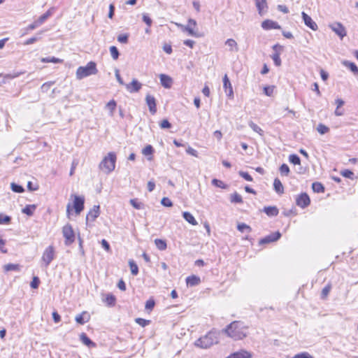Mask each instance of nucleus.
I'll return each instance as SVG.
<instances>
[{
	"instance_id": "f257e3e1",
	"label": "nucleus",
	"mask_w": 358,
	"mask_h": 358,
	"mask_svg": "<svg viewBox=\"0 0 358 358\" xmlns=\"http://www.w3.org/2000/svg\"><path fill=\"white\" fill-rule=\"evenodd\" d=\"M222 332L235 341L241 340L247 336L248 327L243 322L234 321L223 329Z\"/></svg>"
},
{
	"instance_id": "f03ea898",
	"label": "nucleus",
	"mask_w": 358,
	"mask_h": 358,
	"mask_svg": "<svg viewBox=\"0 0 358 358\" xmlns=\"http://www.w3.org/2000/svg\"><path fill=\"white\" fill-rule=\"evenodd\" d=\"M222 331L213 329L205 336L195 341V345L201 348H208L219 342L220 335Z\"/></svg>"
},
{
	"instance_id": "7ed1b4c3",
	"label": "nucleus",
	"mask_w": 358,
	"mask_h": 358,
	"mask_svg": "<svg viewBox=\"0 0 358 358\" xmlns=\"http://www.w3.org/2000/svg\"><path fill=\"white\" fill-rule=\"evenodd\" d=\"M98 72L96 64L94 62H90L85 66H79L76 71V78L81 80L85 77L95 75Z\"/></svg>"
},
{
	"instance_id": "20e7f679",
	"label": "nucleus",
	"mask_w": 358,
	"mask_h": 358,
	"mask_svg": "<svg viewBox=\"0 0 358 358\" xmlns=\"http://www.w3.org/2000/svg\"><path fill=\"white\" fill-rule=\"evenodd\" d=\"M116 155L115 152H109L99 164V169L108 173L115 168Z\"/></svg>"
},
{
	"instance_id": "39448f33",
	"label": "nucleus",
	"mask_w": 358,
	"mask_h": 358,
	"mask_svg": "<svg viewBox=\"0 0 358 358\" xmlns=\"http://www.w3.org/2000/svg\"><path fill=\"white\" fill-rule=\"evenodd\" d=\"M63 236L65 238L66 245H70L75 241V234L70 224H67L62 229Z\"/></svg>"
},
{
	"instance_id": "423d86ee",
	"label": "nucleus",
	"mask_w": 358,
	"mask_h": 358,
	"mask_svg": "<svg viewBox=\"0 0 358 358\" xmlns=\"http://www.w3.org/2000/svg\"><path fill=\"white\" fill-rule=\"evenodd\" d=\"M55 258V249L52 245L48 246L43 252L42 255V261L45 264V266L48 267Z\"/></svg>"
},
{
	"instance_id": "0eeeda50",
	"label": "nucleus",
	"mask_w": 358,
	"mask_h": 358,
	"mask_svg": "<svg viewBox=\"0 0 358 358\" xmlns=\"http://www.w3.org/2000/svg\"><path fill=\"white\" fill-rule=\"evenodd\" d=\"M85 199L83 196H74L73 208L77 215H79L84 209Z\"/></svg>"
},
{
	"instance_id": "6e6552de",
	"label": "nucleus",
	"mask_w": 358,
	"mask_h": 358,
	"mask_svg": "<svg viewBox=\"0 0 358 358\" xmlns=\"http://www.w3.org/2000/svg\"><path fill=\"white\" fill-rule=\"evenodd\" d=\"M296 203L298 206L305 208L310 205V199L306 193H301L296 198Z\"/></svg>"
},
{
	"instance_id": "1a4fd4ad",
	"label": "nucleus",
	"mask_w": 358,
	"mask_h": 358,
	"mask_svg": "<svg viewBox=\"0 0 358 358\" xmlns=\"http://www.w3.org/2000/svg\"><path fill=\"white\" fill-rule=\"evenodd\" d=\"M330 28L334 31L341 39L346 36V30L344 26L340 22H335L329 25Z\"/></svg>"
},
{
	"instance_id": "9d476101",
	"label": "nucleus",
	"mask_w": 358,
	"mask_h": 358,
	"mask_svg": "<svg viewBox=\"0 0 358 358\" xmlns=\"http://www.w3.org/2000/svg\"><path fill=\"white\" fill-rule=\"evenodd\" d=\"M280 237H281V234L279 231H276L275 233H272V234L265 236L264 238L260 239L259 243L260 245H263V244H267L269 243L275 242V241H278V239H280Z\"/></svg>"
},
{
	"instance_id": "9b49d317",
	"label": "nucleus",
	"mask_w": 358,
	"mask_h": 358,
	"mask_svg": "<svg viewBox=\"0 0 358 358\" xmlns=\"http://www.w3.org/2000/svg\"><path fill=\"white\" fill-rule=\"evenodd\" d=\"M100 206L99 205H95L93 208L89 211L86 216V222L87 223L89 221L94 222L100 214Z\"/></svg>"
},
{
	"instance_id": "f8f14e48",
	"label": "nucleus",
	"mask_w": 358,
	"mask_h": 358,
	"mask_svg": "<svg viewBox=\"0 0 358 358\" xmlns=\"http://www.w3.org/2000/svg\"><path fill=\"white\" fill-rule=\"evenodd\" d=\"M302 19L304 24L313 31H316L318 29L317 24L313 20V19L305 12L301 13Z\"/></svg>"
},
{
	"instance_id": "ddd939ff",
	"label": "nucleus",
	"mask_w": 358,
	"mask_h": 358,
	"mask_svg": "<svg viewBox=\"0 0 358 358\" xmlns=\"http://www.w3.org/2000/svg\"><path fill=\"white\" fill-rule=\"evenodd\" d=\"M145 102L149 108L150 112L154 115L157 112V104L155 98L150 94L145 96Z\"/></svg>"
},
{
	"instance_id": "4468645a",
	"label": "nucleus",
	"mask_w": 358,
	"mask_h": 358,
	"mask_svg": "<svg viewBox=\"0 0 358 358\" xmlns=\"http://www.w3.org/2000/svg\"><path fill=\"white\" fill-rule=\"evenodd\" d=\"M262 27L264 30H270V29H280V25L275 21L271 20H266L262 22Z\"/></svg>"
},
{
	"instance_id": "2eb2a0df",
	"label": "nucleus",
	"mask_w": 358,
	"mask_h": 358,
	"mask_svg": "<svg viewBox=\"0 0 358 358\" xmlns=\"http://www.w3.org/2000/svg\"><path fill=\"white\" fill-rule=\"evenodd\" d=\"M223 87L225 90L227 96L231 98L234 96L233 88L231 82L227 74L223 78Z\"/></svg>"
},
{
	"instance_id": "dca6fc26",
	"label": "nucleus",
	"mask_w": 358,
	"mask_h": 358,
	"mask_svg": "<svg viewBox=\"0 0 358 358\" xmlns=\"http://www.w3.org/2000/svg\"><path fill=\"white\" fill-rule=\"evenodd\" d=\"M141 87L142 84L136 79H133L131 83L126 85V88L130 93L138 92L141 89Z\"/></svg>"
},
{
	"instance_id": "f3484780",
	"label": "nucleus",
	"mask_w": 358,
	"mask_h": 358,
	"mask_svg": "<svg viewBox=\"0 0 358 358\" xmlns=\"http://www.w3.org/2000/svg\"><path fill=\"white\" fill-rule=\"evenodd\" d=\"M252 354L245 350H241L238 352H235L226 358H251Z\"/></svg>"
},
{
	"instance_id": "a211bd4d",
	"label": "nucleus",
	"mask_w": 358,
	"mask_h": 358,
	"mask_svg": "<svg viewBox=\"0 0 358 358\" xmlns=\"http://www.w3.org/2000/svg\"><path fill=\"white\" fill-rule=\"evenodd\" d=\"M159 79H160L161 85L164 87H165L166 89H169L171 87L173 80L169 76L166 75V74H160Z\"/></svg>"
},
{
	"instance_id": "6ab92c4d",
	"label": "nucleus",
	"mask_w": 358,
	"mask_h": 358,
	"mask_svg": "<svg viewBox=\"0 0 358 358\" xmlns=\"http://www.w3.org/2000/svg\"><path fill=\"white\" fill-rule=\"evenodd\" d=\"M263 212L265 213L268 217H275L279 213L278 208L273 206H265L263 208Z\"/></svg>"
},
{
	"instance_id": "aec40b11",
	"label": "nucleus",
	"mask_w": 358,
	"mask_h": 358,
	"mask_svg": "<svg viewBox=\"0 0 358 358\" xmlns=\"http://www.w3.org/2000/svg\"><path fill=\"white\" fill-rule=\"evenodd\" d=\"M201 282V279L199 277L192 275L190 276H188L186 278V283L187 286L193 287L198 285Z\"/></svg>"
},
{
	"instance_id": "412c9836",
	"label": "nucleus",
	"mask_w": 358,
	"mask_h": 358,
	"mask_svg": "<svg viewBox=\"0 0 358 358\" xmlns=\"http://www.w3.org/2000/svg\"><path fill=\"white\" fill-rule=\"evenodd\" d=\"M75 320L77 323L84 324L85 322L89 321L90 316L87 312L84 311L81 314L76 315Z\"/></svg>"
},
{
	"instance_id": "4be33fe9",
	"label": "nucleus",
	"mask_w": 358,
	"mask_h": 358,
	"mask_svg": "<svg viewBox=\"0 0 358 358\" xmlns=\"http://www.w3.org/2000/svg\"><path fill=\"white\" fill-rule=\"evenodd\" d=\"M80 341L86 346L89 348H93L96 346V344L87 336L86 334L82 333L80 336Z\"/></svg>"
},
{
	"instance_id": "5701e85b",
	"label": "nucleus",
	"mask_w": 358,
	"mask_h": 358,
	"mask_svg": "<svg viewBox=\"0 0 358 358\" xmlns=\"http://www.w3.org/2000/svg\"><path fill=\"white\" fill-rule=\"evenodd\" d=\"M274 190L279 194H282L284 192V187L281 181L278 178H275L273 181Z\"/></svg>"
},
{
	"instance_id": "b1692460",
	"label": "nucleus",
	"mask_w": 358,
	"mask_h": 358,
	"mask_svg": "<svg viewBox=\"0 0 358 358\" xmlns=\"http://www.w3.org/2000/svg\"><path fill=\"white\" fill-rule=\"evenodd\" d=\"M182 217L188 223L191 224L192 225L195 226L198 224L196 219L189 212H184L182 213Z\"/></svg>"
},
{
	"instance_id": "393cba45",
	"label": "nucleus",
	"mask_w": 358,
	"mask_h": 358,
	"mask_svg": "<svg viewBox=\"0 0 358 358\" xmlns=\"http://www.w3.org/2000/svg\"><path fill=\"white\" fill-rule=\"evenodd\" d=\"M255 4L258 10V13L260 15L264 14V8L267 7L266 1V0H255Z\"/></svg>"
},
{
	"instance_id": "a878e982",
	"label": "nucleus",
	"mask_w": 358,
	"mask_h": 358,
	"mask_svg": "<svg viewBox=\"0 0 358 358\" xmlns=\"http://www.w3.org/2000/svg\"><path fill=\"white\" fill-rule=\"evenodd\" d=\"M53 8H50L47 12H45V13H43L42 15H41L36 20L38 21V23L40 24V25H41L42 24H43L45 22V21L50 17L52 15V10H53Z\"/></svg>"
},
{
	"instance_id": "bb28decb",
	"label": "nucleus",
	"mask_w": 358,
	"mask_h": 358,
	"mask_svg": "<svg viewBox=\"0 0 358 358\" xmlns=\"http://www.w3.org/2000/svg\"><path fill=\"white\" fill-rule=\"evenodd\" d=\"M343 65L348 67L354 74H358V67L354 63L349 61H343Z\"/></svg>"
},
{
	"instance_id": "cd10ccee",
	"label": "nucleus",
	"mask_w": 358,
	"mask_h": 358,
	"mask_svg": "<svg viewBox=\"0 0 358 358\" xmlns=\"http://www.w3.org/2000/svg\"><path fill=\"white\" fill-rule=\"evenodd\" d=\"M312 189L313 192L317 193H323L324 192L325 188L324 185L319 182H315L312 184Z\"/></svg>"
},
{
	"instance_id": "c85d7f7f",
	"label": "nucleus",
	"mask_w": 358,
	"mask_h": 358,
	"mask_svg": "<svg viewBox=\"0 0 358 358\" xmlns=\"http://www.w3.org/2000/svg\"><path fill=\"white\" fill-rule=\"evenodd\" d=\"M36 208V206L35 205H27L24 208H22V212L27 215L31 216Z\"/></svg>"
},
{
	"instance_id": "c756f323",
	"label": "nucleus",
	"mask_w": 358,
	"mask_h": 358,
	"mask_svg": "<svg viewBox=\"0 0 358 358\" xmlns=\"http://www.w3.org/2000/svg\"><path fill=\"white\" fill-rule=\"evenodd\" d=\"M230 201L234 203H242L243 202L242 196L237 192L231 194Z\"/></svg>"
},
{
	"instance_id": "7c9ffc66",
	"label": "nucleus",
	"mask_w": 358,
	"mask_h": 358,
	"mask_svg": "<svg viewBox=\"0 0 358 358\" xmlns=\"http://www.w3.org/2000/svg\"><path fill=\"white\" fill-rule=\"evenodd\" d=\"M155 243L156 247L159 250H164L166 249L167 245L164 240L157 238L155 240Z\"/></svg>"
},
{
	"instance_id": "2f4dec72",
	"label": "nucleus",
	"mask_w": 358,
	"mask_h": 358,
	"mask_svg": "<svg viewBox=\"0 0 358 358\" xmlns=\"http://www.w3.org/2000/svg\"><path fill=\"white\" fill-rule=\"evenodd\" d=\"M116 298L115 296L112 294H108L106 295L105 302L107 303L108 306H114L115 304Z\"/></svg>"
},
{
	"instance_id": "473e14b6",
	"label": "nucleus",
	"mask_w": 358,
	"mask_h": 358,
	"mask_svg": "<svg viewBox=\"0 0 358 358\" xmlns=\"http://www.w3.org/2000/svg\"><path fill=\"white\" fill-rule=\"evenodd\" d=\"M248 125L255 132H257L262 136L264 135V131L252 121H250Z\"/></svg>"
},
{
	"instance_id": "72a5a7b5",
	"label": "nucleus",
	"mask_w": 358,
	"mask_h": 358,
	"mask_svg": "<svg viewBox=\"0 0 358 358\" xmlns=\"http://www.w3.org/2000/svg\"><path fill=\"white\" fill-rule=\"evenodd\" d=\"M129 265L130 266L131 273L133 275H136L138 273V267L135 262L132 259L129 261Z\"/></svg>"
},
{
	"instance_id": "f704fd0d",
	"label": "nucleus",
	"mask_w": 358,
	"mask_h": 358,
	"mask_svg": "<svg viewBox=\"0 0 358 358\" xmlns=\"http://www.w3.org/2000/svg\"><path fill=\"white\" fill-rule=\"evenodd\" d=\"M20 268V266L17 264H8L3 266V268L6 271H19Z\"/></svg>"
},
{
	"instance_id": "c9c22d12",
	"label": "nucleus",
	"mask_w": 358,
	"mask_h": 358,
	"mask_svg": "<svg viewBox=\"0 0 358 358\" xmlns=\"http://www.w3.org/2000/svg\"><path fill=\"white\" fill-rule=\"evenodd\" d=\"M116 106V101L113 99L108 102L107 104L106 105V108H107L110 111V115L111 116L113 115Z\"/></svg>"
},
{
	"instance_id": "e433bc0d",
	"label": "nucleus",
	"mask_w": 358,
	"mask_h": 358,
	"mask_svg": "<svg viewBox=\"0 0 358 358\" xmlns=\"http://www.w3.org/2000/svg\"><path fill=\"white\" fill-rule=\"evenodd\" d=\"M41 62H45V63L52 62V63L57 64V63L62 62V59H60L55 57H48L42 58Z\"/></svg>"
},
{
	"instance_id": "4c0bfd02",
	"label": "nucleus",
	"mask_w": 358,
	"mask_h": 358,
	"mask_svg": "<svg viewBox=\"0 0 358 358\" xmlns=\"http://www.w3.org/2000/svg\"><path fill=\"white\" fill-rule=\"evenodd\" d=\"M130 204L136 209H141L143 208V203L139 201L137 199H132L129 201Z\"/></svg>"
},
{
	"instance_id": "58836bf2",
	"label": "nucleus",
	"mask_w": 358,
	"mask_h": 358,
	"mask_svg": "<svg viewBox=\"0 0 358 358\" xmlns=\"http://www.w3.org/2000/svg\"><path fill=\"white\" fill-rule=\"evenodd\" d=\"M289 161L294 165H299L301 164L300 157L296 154H292L289 156Z\"/></svg>"
},
{
	"instance_id": "ea45409f",
	"label": "nucleus",
	"mask_w": 358,
	"mask_h": 358,
	"mask_svg": "<svg viewBox=\"0 0 358 358\" xmlns=\"http://www.w3.org/2000/svg\"><path fill=\"white\" fill-rule=\"evenodd\" d=\"M211 182L214 186L221 189H226L227 187V185H225L222 180L216 178H213Z\"/></svg>"
},
{
	"instance_id": "a19ab883",
	"label": "nucleus",
	"mask_w": 358,
	"mask_h": 358,
	"mask_svg": "<svg viewBox=\"0 0 358 358\" xmlns=\"http://www.w3.org/2000/svg\"><path fill=\"white\" fill-rule=\"evenodd\" d=\"M10 187H11V189L14 192H16V193H22L24 191V189L23 188L22 186H21L17 183H15V182L11 183Z\"/></svg>"
},
{
	"instance_id": "79ce46f5",
	"label": "nucleus",
	"mask_w": 358,
	"mask_h": 358,
	"mask_svg": "<svg viewBox=\"0 0 358 358\" xmlns=\"http://www.w3.org/2000/svg\"><path fill=\"white\" fill-rule=\"evenodd\" d=\"M110 52L113 59L116 60L120 56V52L116 46L110 47Z\"/></svg>"
},
{
	"instance_id": "37998d69",
	"label": "nucleus",
	"mask_w": 358,
	"mask_h": 358,
	"mask_svg": "<svg viewBox=\"0 0 358 358\" xmlns=\"http://www.w3.org/2000/svg\"><path fill=\"white\" fill-rule=\"evenodd\" d=\"M142 153L145 156L152 155L154 153V148L151 145H148L143 149Z\"/></svg>"
},
{
	"instance_id": "c03bdc74",
	"label": "nucleus",
	"mask_w": 358,
	"mask_h": 358,
	"mask_svg": "<svg viewBox=\"0 0 358 358\" xmlns=\"http://www.w3.org/2000/svg\"><path fill=\"white\" fill-rule=\"evenodd\" d=\"M271 58L273 60V62L276 66H280L281 65V59L280 57V54L278 52H275L271 55Z\"/></svg>"
},
{
	"instance_id": "a18cd8bd",
	"label": "nucleus",
	"mask_w": 358,
	"mask_h": 358,
	"mask_svg": "<svg viewBox=\"0 0 358 358\" xmlns=\"http://www.w3.org/2000/svg\"><path fill=\"white\" fill-rule=\"evenodd\" d=\"M317 130L320 134H324L329 131V128L326 125L320 123L318 124Z\"/></svg>"
},
{
	"instance_id": "49530a36",
	"label": "nucleus",
	"mask_w": 358,
	"mask_h": 358,
	"mask_svg": "<svg viewBox=\"0 0 358 358\" xmlns=\"http://www.w3.org/2000/svg\"><path fill=\"white\" fill-rule=\"evenodd\" d=\"M135 322L143 327L148 325L150 323V320H148L141 317L136 318Z\"/></svg>"
},
{
	"instance_id": "de8ad7c7",
	"label": "nucleus",
	"mask_w": 358,
	"mask_h": 358,
	"mask_svg": "<svg viewBox=\"0 0 358 358\" xmlns=\"http://www.w3.org/2000/svg\"><path fill=\"white\" fill-rule=\"evenodd\" d=\"M237 229L241 232H243L245 230H248L249 232L252 231L251 227L245 223L238 224L237 226Z\"/></svg>"
},
{
	"instance_id": "09e8293b",
	"label": "nucleus",
	"mask_w": 358,
	"mask_h": 358,
	"mask_svg": "<svg viewBox=\"0 0 358 358\" xmlns=\"http://www.w3.org/2000/svg\"><path fill=\"white\" fill-rule=\"evenodd\" d=\"M117 41L118 42L121 43L126 44L129 41V34H120L117 36Z\"/></svg>"
},
{
	"instance_id": "8fccbe9b",
	"label": "nucleus",
	"mask_w": 358,
	"mask_h": 358,
	"mask_svg": "<svg viewBox=\"0 0 358 358\" xmlns=\"http://www.w3.org/2000/svg\"><path fill=\"white\" fill-rule=\"evenodd\" d=\"M225 43L230 48V50H233L234 48H236V51L238 50L237 43L235 40L232 38L227 39Z\"/></svg>"
},
{
	"instance_id": "3c124183",
	"label": "nucleus",
	"mask_w": 358,
	"mask_h": 358,
	"mask_svg": "<svg viewBox=\"0 0 358 358\" xmlns=\"http://www.w3.org/2000/svg\"><path fill=\"white\" fill-rule=\"evenodd\" d=\"M280 172L282 175L287 176L289 173V168L286 164H282L280 166Z\"/></svg>"
},
{
	"instance_id": "603ef678",
	"label": "nucleus",
	"mask_w": 358,
	"mask_h": 358,
	"mask_svg": "<svg viewBox=\"0 0 358 358\" xmlns=\"http://www.w3.org/2000/svg\"><path fill=\"white\" fill-rule=\"evenodd\" d=\"M155 305V301L153 299H150L145 303V308L147 310H152Z\"/></svg>"
},
{
	"instance_id": "864d4df0",
	"label": "nucleus",
	"mask_w": 358,
	"mask_h": 358,
	"mask_svg": "<svg viewBox=\"0 0 358 358\" xmlns=\"http://www.w3.org/2000/svg\"><path fill=\"white\" fill-rule=\"evenodd\" d=\"M180 26L183 28V30L188 32L189 35L198 37V34L194 31V29L190 26H189V25L186 26V27H185L183 25H180Z\"/></svg>"
},
{
	"instance_id": "5fc2aeb1",
	"label": "nucleus",
	"mask_w": 358,
	"mask_h": 358,
	"mask_svg": "<svg viewBox=\"0 0 358 358\" xmlns=\"http://www.w3.org/2000/svg\"><path fill=\"white\" fill-rule=\"evenodd\" d=\"M331 285H326L322 290V293H321V297L322 299H325L327 295L329 294L330 290H331Z\"/></svg>"
},
{
	"instance_id": "6e6d98bb",
	"label": "nucleus",
	"mask_w": 358,
	"mask_h": 358,
	"mask_svg": "<svg viewBox=\"0 0 358 358\" xmlns=\"http://www.w3.org/2000/svg\"><path fill=\"white\" fill-rule=\"evenodd\" d=\"M40 284V280L38 277L34 276L30 283V286L33 289H37Z\"/></svg>"
},
{
	"instance_id": "4d7b16f0",
	"label": "nucleus",
	"mask_w": 358,
	"mask_h": 358,
	"mask_svg": "<svg viewBox=\"0 0 358 358\" xmlns=\"http://www.w3.org/2000/svg\"><path fill=\"white\" fill-rule=\"evenodd\" d=\"M11 220V217L8 215H3L0 213V224H8Z\"/></svg>"
},
{
	"instance_id": "13d9d810",
	"label": "nucleus",
	"mask_w": 358,
	"mask_h": 358,
	"mask_svg": "<svg viewBox=\"0 0 358 358\" xmlns=\"http://www.w3.org/2000/svg\"><path fill=\"white\" fill-rule=\"evenodd\" d=\"M238 173H239L240 176H241L243 178H244L247 181L251 182L253 180L252 176L248 172L240 171Z\"/></svg>"
},
{
	"instance_id": "bf43d9fd",
	"label": "nucleus",
	"mask_w": 358,
	"mask_h": 358,
	"mask_svg": "<svg viewBox=\"0 0 358 358\" xmlns=\"http://www.w3.org/2000/svg\"><path fill=\"white\" fill-rule=\"evenodd\" d=\"M341 174L347 178H352V176H354V173L349 170V169H345L341 172Z\"/></svg>"
},
{
	"instance_id": "052dcab7",
	"label": "nucleus",
	"mask_w": 358,
	"mask_h": 358,
	"mask_svg": "<svg viewBox=\"0 0 358 358\" xmlns=\"http://www.w3.org/2000/svg\"><path fill=\"white\" fill-rule=\"evenodd\" d=\"M292 358H314L308 352H304L295 355Z\"/></svg>"
},
{
	"instance_id": "680f3d73",
	"label": "nucleus",
	"mask_w": 358,
	"mask_h": 358,
	"mask_svg": "<svg viewBox=\"0 0 358 358\" xmlns=\"http://www.w3.org/2000/svg\"><path fill=\"white\" fill-rule=\"evenodd\" d=\"M273 86H266L264 87V94L268 96H271L273 94Z\"/></svg>"
},
{
	"instance_id": "e2e57ef3",
	"label": "nucleus",
	"mask_w": 358,
	"mask_h": 358,
	"mask_svg": "<svg viewBox=\"0 0 358 358\" xmlns=\"http://www.w3.org/2000/svg\"><path fill=\"white\" fill-rule=\"evenodd\" d=\"M161 203L166 207H171L173 206L172 201L167 197H164L161 201Z\"/></svg>"
},
{
	"instance_id": "0e129e2a",
	"label": "nucleus",
	"mask_w": 358,
	"mask_h": 358,
	"mask_svg": "<svg viewBox=\"0 0 358 358\" xmlns=\"http://www.w3.org/2000/svg\"><path fill=\"white\" fill-rule=\"evenodd\" d=\"M159 125L162 129H170L171 127V124L166 119L163 120Z\"/></svg>"
},
{
	"instance_id": "69168bd1",
	"label": "nucleus",
	"mask_w": 358,
	"mask_h": 358,
	"mask_svg": "<svg viewBox=\"0 0 358 358\" xmlns=\"http://www.w3.org/2000/svg\"><path fill=\"white\" fill-rule=\"evenodd\" d=\"M143 21L148 25V27H150L152 23V19L148 16V14L143 15Z\"/></svg>"
},
{
	"instance_id": "338daca9",
	"label": "nucleus",
	"mask_w": 358,
	"mask_h": 358,
	"mask_svg": "<svg viewBox=\"0 0 358 358\" xmlns=\"http://www.w3.org/2000/svg\"><path fill=\"white\" fill-rule=\"evenodd\" d=\"M40 25L39 23H38V21L37 20H35L33 23L30 24L27 28H26V30L28 31H31V30H34L35 29H36L37 27H38Z\"/></svg>"
},
{
	"instance_id": "774afa93",
	"label": "nucleus",
	"mask_w": 358,
	"mask_h": 358,
	"mask_svg": "<svg viewBox=\"0 0 358 358\" xmlns=\"http://www.w3.org/2000/svg\"><path fill=\"white\" fill-rule=\"evenodd\" d=\"M162 48L163 50L169 55L171 54L173 52L172 47L170 44L164 43Z\"/></svg>"
}]
</instances>
